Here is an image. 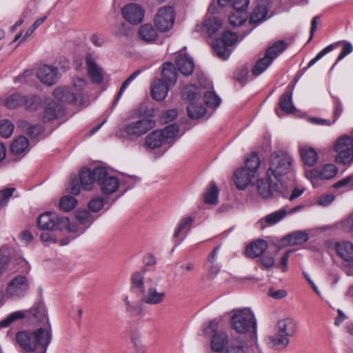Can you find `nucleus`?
I'll return each mask as SVG.
<instances>
[{
	"label": "nucleus",
	"instance_id": "f257e3e1",
	"mask_svg": "<svg viewBox=\"0 0 353 353\" xmlns=\"http://www.w3.org/2000/svg\"><path fill=\"white\" fill-rule=\"evenodd\" d=\"M292 163V159L288 153L284 151L275 152L270 157L266 172L272 187L283 197H287L289 193L283 177L291 172Z\"/></svg>",
	"mask_w": 353,
	"mask_h": 353
},
{
	"label": "nucleus",
	"instance_id": "f03ea898",
	"mask_svg": "<svg viewBox=\"0 0 353 353\" xmlns=\"http://www.w3.org/2000/svg\"><path fill=\"white\" fill-rule=\"evenodd\" d=\"M52 339L50 325L34 331H21L16 334V340L24 353H46Z\"/></svg>",
	"mask_w": 353,
	"mask_h": 353
},
{
	"label": "nucleus",
	"instance_id": "7ed1b4c3",
	"mask_svg": "<svg viewBox=\"0 0 353 353\" xmlns=\"http://www.w3.org/2000/svg\"><path fill=\"white\" fill-rule=\"evenodd\" d=\"M296 332V322L290 317L280 319L276 326L275 335L267 337L269 346L275 350L285 348L289 343V338L294 336Z\"/></svg>",
	"mask_w": 353,
	"mask_h": 353
},
{
	"label": "nucleus",
	"instance_id": "20e7f679",
	"mask_svg": "<svg viewBox=\"0 0 353 353\" xmlns=\"http://www.w3.org/2000/svg\"><path fill=\"white\" fill-rule=\"evenodd\" d=\"M231 325L232 329L239 334H255L256 332V320L250 308L233 310Z\"/></svg>",
	"mask_w": 353,
	"mask_h": 353
},
{
	"label": "nucleus",
	"instance_id": "39448f33",
	"mask_svg": "<svg viewBox=\"0 0 353 353\" xmlns=\"http://www.w3.org/2000/svg\"><path fill=\"white\" fill-rule=\"evenodd\" d=\"M179 128L174 123L162 130H154L145 137V145L150 149L161 147L165 143L172 142L179 136Z\"/></svg>",
	"mask_w": 353,
	"mask_h": 353
},
{
	"label": "nucleus",
	"instance_id": "423d86ee",
	"mask_svg": "<svg viewBox=\"0 0 353 353\" xmlns=\"http://www.w3.org/2000/svg\"><path fill=\"white\" fill-rule=\"evenodd\" d=\"M37 225L41 230H62L72 231L70 228V220L65 216H59L55 212H46L37 218Z\"/></svg>",
	"mask_w": 353,
	"mask_h": 353
},
{
	"label": "nucleus",
	"instance_id": "0eeeda50",
	"mask_svg": "<svg viewBox=\"0 0 353 353\" xmlns=\"http://www.w3.org/2000/svg\"><path fill=\"white\" fill-rule=\"evenodd\" d=\"M30 289V279L26 275L19 274L8 282L6 295L8 299H20L26 296Z\"/></svg>",
	"mask_w": 353,
	"mask_h": 353
},
{
	"label": "nucleus",
	"instance_id": "6e6552de",
	"mask_svg": "<svg viewBox=\"0 0 353 353\" xmlns=\"http://www.w3.org/2000/svg\"><path fill=\"white\" fill-rule=\"evenodd\" d=\"M334 150L337 152L335 161L342 164L353 162V137L343 135L336 139Z\"/></svg>",
	"mask_w": 353,
	"mask_h": 353
},
{
	"label": "nucleus",
	"instance_id": "1a4fd4ad",
	"mask_svg": "<svg viewBox=\"0 0 353 353\" xmlns=\"http://www.w3.org/2000/svg\"><path fill=\"white\" fill-rule=\"evenodd\" d=\"M237 41L238 37L235 33L226 31L221 39H217L213 42L212 48L217 57L226 60L231 53L229 47L235 44Z\"/></svg>",
	"mask_w": 353,
	"mask_h": 353
},
{
	"label": "nucleus",
	"instance_id": "9d476101",
	"mask_svg": "<svg viewBox=\"0 0 353 353\" xmlns=\"http://www.w3.org/2000/svg\"><path fill=\"white\" fill-rule=\"evenodd\" d=\"M337 172V167L332 163H329L321 168L305 170V175L311 181L314 187H317L319 185L321 180L330 179L335 176Z\"/></svg>",
	"mask_w": 353,
	"mask_h": 353
},
{
	"label": "nucleus",
	"instance_id": "9b49d317",
	"mask_svg": "<svg viewBox=\"0 0 353 353\" xmlns=\"http://www.w3.org/2000/svg\"><path fill=\"white\" fill-rule=\"evenodd\" d=\"M334 249L343 259V268L348 275H353V243L346 241L336 242Z\"/></svg>",
	"mask_w": 353,
	"mask_h": 353
},
{
	"label": "nucleus",
	"instance_id": "f8f14e48",
	"mask_svg": "<svg viewBox=\"0 0 353 353\" xmlns=\"http://www.w3.org/2000/svg\"><path fill=\"white\" fill-rule=\"evenodd\" d=\"M97 183L99 185L101 192L105 194L115 192L119 187V182L117 177L110 175L106 169L102 167L95 168Z\"/></svg>",
	"mask_w": 353,
	"mask_h": 353
},
{
	"label": "nucleus",
	"instance_id": "ddd939ff",
	"mask_svg": "<svg viewBox=\"0 0 353 353\" xmlns=\"http://www.w3.org/2000/svg\"><path fill=\"white\" fill-rule=\"evenodd\" d=\"M155 121L148 118H141L130 121L123 128V132L130 137H139L154 128Z\"/></svg>",
	"mask_w": 353,
	"mask_h": 353
},
{
	"label": "nucleus",
	"instance_id": "4468645a",
	"mask_svg": "<svg viewBox=\"0 0 353 353\" xmlns=\"http://www.w3.org/2000/svg\"><path fill=\"white\" fill-rule=\"evenodd\" d=\"M175 19L174 9L171 6H163L159 9L155 15L154 23L161 32H167L171 29Z\"/></svg>",
	"mask_w": 353,
	"mask_h": 353
},
{
	"label": "nucleus",
	"instance_id": "2eb2a0df",
	"mask_svg": "<svg viewBox=\"0 0 353 353\" xmlns=\"http://www.w3.org/2000/svg\"><path fill=\"white\" fill-rule=\"evenodd\" d=\"M121 14L128 23L137 25L143 21L145 11L139 4L132 3L122 8Z\"/></svg>",
	"mask_w": 353,
	"mask_h": 353
},
{
	"label": "nucleus",
	"instance_id": "dca6fc26",
	"mask_svg": "<svg viewBox=\"0 0 353 353\" xmlns=\"http://www.w3.org/2000/svg\"><path fill=\"white\" fill-rule=\"evenodd\" d=\"M259 4L250 14L249 22L250 24L258 26L269 19L272 14H268L271 0H258Z\"/></svg>",
	"mask_w": 353,
	"mask_h": 353
},
{
	"label": "nucleus",
	"instance_id": "f3484780",
	"mask_svg": "<svg viewBox=\"0 0 353 353\" xmlns=\"http://www.w3.org/2000/svg\"><path fill=\"white\" fill-rule=\"evenodd\" d=\"M37 77L42 83L48 86L53 85L59 79L58 68L50 65H43L39 68Z\"/></svg>",
	"mask_w": 353,
	"mask_h": 353
},
{
	"label": "nucleus",
	"instance_id": "a211bd4d",
	"mask_svg": "<svg viewBox=\"0 0 353 353\" xmlns=\"http://www.w3.org/2000/svg\"><path fill=\"white\" fill-rule=\"evenodd\" d=\"M141 298V301L148 305H159L163 302L165 298L164 291L158 292L155 287H150L145 292Z\"/></svg>",
	"mask_w": 353,
	"mask_h": 353
},
{
	"label": "nucleus",
	"instance_id": "6ab92c4d",
	"mask_svg": "<svg viewBox=\"0 0 353 353\" xmlns=\"http://www.w3.org/2000/svg\"><path fill=\"white\" fill-rule=\"evenodd\" d=\"M146 270L142 268L134 272L130 276V289L136 292L143 294L145 292L144 283Z\"/></svg>",
	"mask_w": 353,
	"mask_h": 353
},
{
	"label": "nucleus",
	"instance_id": "aec40b11",
	"mask_svg": "<svg viewBox=\"0 0 353 353\" xmlns=\"http://www.w3.org/2000/svg\"><path fill=\"white\" fill-rule=\"evenodd\" d=\"M86 65L88 75L91 81L97 83H101L103 79L102 69L97 65L94 58L90 54L86 56Z\"/></svg>",
	"mask_w": 353,
	"mask_h": 353
},
{
	"label": "nucleus",
	"instance_id": "412c9836",
	"mask_svg": "<svg viewBox=\"0 0 353 353\" xmlns=\"http://www.w3.org/2000/svg\"><path fill=\"white\" fill-rule=\"evenodd\" d=\"M299 153L305 165L313 166L316 163L319 156L315 148L307 145H302L299 146Z\"/></svg>",
	"mask_w": 353,
	"mask_h": 353
},
{
	"label": "nucleus",
	"instance_id": "4be33fe9",
	"mask_svg": "<svg viewBox=\"0 0 353 353\" xmlns=\"http://www.w3.org/2000/svg\"><path fill=\"white\" fill-rule=\"evenodd\" d=\"M80 183L82 188L85 190H91L94 183H97L95 168L91 170L88 168H83L79 174Z\"/></svg>",
	"mask_w": 353,
	"mask_h": 353
},
{
	"label": "nucleus",
	"instance_id": "5701e85b",
	"mask_svg": "<svg viewBox=\"0 0 353 353\" xmlns=\"http://www.w3.org/2000/svg\"><path fill=\"white\" fill-rule=\"evenodd\" d=\"M287 211L282 208L274 212H272L264 218L260 219L258 222L260 228L264 229L266 226H270L276 224L281 221L286 215Z\"/></svg>",
	"mask_w": 353,
	"mask_h": 353
},
{
	"label": "nucleus",
	"instance_id": "b1692460",
	"mask_svg": "<svg viewBox=\"0 0 353 353\" xmlns=\"http://www.w3.org/2000/svg\"><path fill=\"white\" fill-rule=\"evenodd\" d=\"M63 113L64 110L63 105L54 102H51L46 107L42 119L44 122L52 121L63 115Z\"/></svg>",
	"mask_w": 353,
	"mask_h": 353
},
{
	"label": "nucleus",
	"instance_id": "393cba45",
	"mask_svg": "<svg viewBox=\"0 0 353 353\" xmlns=\"http://www.w3.org/2000/svg\"><path fill=\"white\" fill-rule=\"evenodd\" d=\"M234 176L236 185L241 190H244L252 180L256 177L254 174L243 168L238 169L235 172Z\"/></svg>",
	"mask_w": 353,
	"mask_h": 353
},
{
	"label": "nucleus",
	"instance_id": "a878e982",
	"mask_svg": "<svg viewBox=\"0 0 353 353\" xmlns=\"http://www.w3.org/2000/svg\"><path fill=\"white\" fill-rule=\"evenodd\" d=\"M176 65L179 72L184 76L190 75L194 70V62L191 57L179 54L176 58Z\"/></svg>",
	"mask_w": 353,
	"mask_h": 353
},
{
	"label": "nucleus",
	"instance_id": "bb28decb",
	"mask_svg": "<svg viewBox=\"0 0 353 353\" xmlns=\"http://www.w3.org/2000/svg\"><path fill=\"white\" fill-rule=\"evenodd\" d=\"M66 86H59L54 89L53 95L56 99L63 103H77L75 95Z\"/></svg>",
	"mask_w": 353,
	"mask_h": 353
},
{
	"label": "nucleus",
	"instance_id": "cd10ccee",
	"mask_svg": "<svg viewBox=\"0 0 353 353\" xmlns=\"http://www.w3.org/2000/svg\"><path fill=\"white\" fill-rule=\"evenodd\" d=\"M162 77L161 80L165 83L170 86L175 84L177 79V72L172 63L167 62L163 65Z\"/></svg>",
	"mask_w": 353,
	"mask_h": 353
},
{
	"label": "nucleus",
	"instance_id": "c85d7f7f",
	"mask_svg": "<svg viewBox=\"0 0 353 353\" xmlns=\"http://www.w3.org/2000/svg\"><path fill=\"white\" fill-rule=\"evenodd\" d=\"M268 243L264 240H257L247 246L245 254L250 258H256L262 254L267 249Z\"/></svg>",
	"mask_w": 353,
	"mask_h": 353
},
{
	"label": "nucleus",
	"instance_id": "c756f323",
	"mask_svg": "<svg viewBox=\"0 0 353 353\" xmlns=\"http://www.w3.org/2000/svg\"><path fill=\"white\" fill-rule=\"evenodd\" d=\"M87 87V81L83 77H76L72 81V92L75 95L77 103L83 100L84 90Z\"/></svg>",
	"mask_w": 353,
	"mask_h": 353
},
{
	"label": "nucleus",
	"instance_id": "7c9ffc66",
	"mask_svg": "<svg viewBox=\"0 0 353 353\" xmlns=\"http://www.w3.org/2000/svg\"><path fill=\"white\" fill-rule=\"evenodd\" d=\"M170 86L161 79L155 80L152 88V97L158 101L164 99L168 94Z\"/></svg>",
	"mask_w": 353,
	"mask_h": 353
},
{
	"label": "nucleus",
	"instance_id": "2f4dec72",
	"mask_svg": "<svg viewBox=\"0 0 353 353\" xmlns=\"http://www.w3.org/2000/svg\"><path fill=\"white\" fill-rule=\"evenodd\" d=\"M139 36V38L144 41L152 42L157 39L158 33L152 25L146 23L140 27Z\"/></svg>",
	"mask_w": 353,
	"mask_h": 353
},
{
	"label": "nucleus",
	"instance_id": "473e14b6",
	"mask_svg": "<svg viewBox=\"0 0 353 353\" xmlns=\"http://www.w3.org/2000/svg\"><path fill=\"white\" fill-rule=\"evenodd\" d=\"M280 108L287 114L294 113L296 110L292 103V90H286L280 97Z\"/></svg>",
	"mask_w": 353,
	"mask_h": 353
},
{
	"label": "nucleus",
	"instance_id": "72a5a7b5",
	"mask_svg": "<svg viewBox=\"0 0 353 353\" xmlns=\"http://www.w3.org/2000/svg\"><path fill=\"white\" fill-rule=\"evenodd\" d=\"M291 245H301L309 239V234L304 231H295L284 238Z\"/></svg>",
	"mask_w": 353,
	"mask_h": 353
},
{
	"label": "nucleus",
	"instance_id": "f704fd0d",
	"mask_svg": "<svg viewBox=\"0 0 353 353\" xmlns=\"http://www.w3.org/2000/svg\"><path fill=\"white\" fill-rule=\"evenodd\" d=\"M222 21L220 19L212 17L204 21L202 28L209 36H212L220 29Z\"/></svg>",
	"mask_w": 353,
	"mask_h": 353
},
{
	"label": "nucleus",
	"instance_id": "c9c22d12",
	"mask_svg": "<svg viewBox=\"0 0 353 353\" xmlns=\"http://www.w3.org/2000/svg\"><path fill=\"white\" fill-rule=\"evenodd\" d=\"M228 337L225 332H217L212 335L211 348L215 352L223 350L224 345L228 343Z\"/></svg>",
	"mask_w": 353,
	"mask_h": 353
},
{
	"label": "nucleus",
	"instance_id": "e433bc0d",
	"mask_svg": "<svg viewBox=\"0 0 353 353\" xmlns=\"http://www.w3.org/2000/svg\"><path fill=\"white\" fill-rule=\"evenodd\" d=\"M257 189L260 195L264 199H269L273 196L274 192L281 194L280 192L272 187L269 180L268 182L263 179L259 180L257 182Z\"/></svg>",
	"mask_w": 353,
	"mask_h": 353
},
{
	"label": "nucleus",
	"instance_id": "4c0bfd02",
	"mask_svg": "<svg viewBox=\"0 0 353 353\" xmlns=\"http://www.w3.org/2000/svg\"><path fill=\"white\" fill-rule=\"evenodd\" d=\"M194 222V218L191 216H185L182 218L178 225L176 226L173 238L176 239L179 238L180 234L181 232H185V236L187 235V233L191 230L192 225Z\"/></svg>",
	"mask_w": 353,
	"mask_h": 353
},
{
	"label": "nucleus",
	"instance_id": "58836bf2",
	"mask_svg": "<svg viewBox=\"0 0 353 353\" xmlns=\"http://www.w3.org/2000/svg\"><path fill=\"white\" fill-rule=\"evenodd\" d=\"M287 47L288 44L284 40L277 41L267 49L265 55L274 61Z\"/></svg>",
	"mask_w": 353,
	"mask_h": 353
},
{
	"label": "nucleus",
	"instance_id": "ea45409f",
	"mask_svg": "<svg viewBox=\"0 0 353 353\" xmlns=\"http://www.w3.org/2000/svg\"><path fill=\"white\" fill-rule=\"evenodd\" d=\"M19 127L33 138L38 137L43 132V128L41 125H30L26 121H20Z\"/></svg>",
	"mask_w": 353,
	"mask_h": 353
},
{
	"label": "nucleus",
	"instance_id": "a19ab883",
	"mask_svg": "<svg viewBox=\"0 0 353 353\" xmlns=\"http://www.w3.org/2000/svg\"><path fill=\"white\" fill-rule=\"evenodd\" d=\"M28 313L39 321L48 323L47 310L43 305L40 304L32 307L28 310Z\"/></svg>",
	"mask_w": 353,
	"mask_h": 353
},
{
	"label": "nucleus",
	"instance_id": "79ce46f5",
	"mask_svg": "<svg viewBox=\"0 0 353 353\" xmlns=\"http://www.w3.org/2000/svg\"><path fill=\"white\" fill-rule=\"evenodd\" d=\"M28 140L26 137L19 136L12 143L10 150L14 154H20L28 148Z\"/></svg>",
	"mask_w": 353,
	"mask_h": 353
},
{
	"label": "nucleus",
	"instance_id": "37998d69",
	"mask_svg": "<svg viewBox=\"0 0 353 353\" xmlns=\"http://www.w3.org/2000/svg\"><path fill=\"white\" fill-rule=\"evenodd\" d=\"M272 60L265 54L264 57L259 59L252 69V73L256 77L263 73L272 63Z\"/></svg>",
	"mask_w": 353,
	"mask_h": 353
},
{
	"label": "nucleus",
	"instance_id": "c03bdc74",
	"mask_svg": "<svg viewBox=\"0 0 353 353\" xmlns=\"http://www.w3.org/2000/svg\"><path fill=\"white\" fill-rule=\"evenodd\" d=\"M26 101V97L19 94L15 93L8 97L6 101L5 105L10 109H14L19 106L23 105Z\"/></svg>",
	"mask_w": 353,
	"mask_h": 353
},
{
	"label": "nucleus",
	"instance_id": "a18cd8bd",
	"mask_svg": "<svg viewBox=\"0 0 353 353\" xmlns=\"http://www.w3.org/2000/svg\"><path fill=\"white\" fill-rule=\"evenodd\" d=\"M219 189L216 185L212 182L204 194V201L206 203L215 205L218 202Z\"/></svg>",
	"mask_w": 353,
	"mask_h": 353
},
{
	"label": "nucleus",
	"instance_id": "49530a36",
	"mask_svg": "<svg viewBox=\"0 0 353 353\" xmlns=\"http://www.w3.org/2000/svg\"><path fill=\"white\" fill-rule=\"evenodd\" d=\"M220 250V245H217L210 254L208 259V263L205 264L206 269L212 274H216L219 270L217 266L214 265L216 261L217 254Z\"/></svg>",
	"mask_w": 353,
	"mask_h": 353
},
{
	"label": "nucleus",
	"instance_id": "de8ad7c7",
	"mask_svg": "<svg viewBox=\"0 0 353 353\" xmlns=\"http://www.w3.org/2000/svg\"><path fill=\"white\" fill-rule=\"evenodd\" d=\"M260 166V159L256 154L253 153L245 160V169L254 174L256 176Z\"/></svg>",
	"mask_w": 353,
	"mask_h": 353
},
{
	"label": "nucleus",
	"instance_id": "09e8293b",
	"mask_svg": "<svg viewBox=\"0 0 353 353\" xmlns=\"http://www.w3.org/2000/svg\"><path fill=\"white\" fill-rule=\"evenodd\" d=\"M188 114L192 119H199L203 117L205 112V108L201 105L191 102L187 108Z\"/></svg>",
	"mask_w": 353,
	"mask_h": 353
},
{
	"label": "nucleus",
	"instance_id": "8fccbe9b",
	"mask_svg": "<svg viewBox=\"0 0 353 353\" xmlns=\"http://www.w3.org/2000/svg\"><path fill=\"white\" fill-rule=\"evenodd\" d=\"M77 204V200L72 196H63L59 202L60 208L65 212H68L74 209Z\"/></svg>",
	"mask_w": 353,
	"mask_h": 353
},
{
	"label": "nucleus",
	"instance_id": "3c124183",
	"mask_svg": "<svg viewBox=\"0 0 353 353\" xmlns=\"http://www.w3.org/2000/svg\"><path fill=\"white\" fill-rule=\"evenodd\" d=\"M247 19L245 12L235 11L229 17L230 23L234 26H239L242 25Z\"/></svg>",
	"mask_w": 353,
	"mask_h": 353
},
{
	"label": "nucleus",
	"instance_id": "603ef678",
	"mask_svg": "<svg viewBox=\"0 0 353 353\" xmlns=\"http://www.w3.org/2000/svg\"><path fill=\"white\" fill-rule=\"evenodd\" d=\"M10 263L8 251L6 248H0V277L7 270Z\"/></svg>",
	"mask_w": 353,
	"mask_h": 353
},
{
	"label": "nucleus",
	"instance_id": "864d4df0",
	"mask_svg": "<svg viewBox=\"0 0 353 353\" xmlns=\"http://www.w3.org/2000/svg\"><path fill=\"white\" fill-rule=\"evenodd\" d=\"M204 102L209 107L216 108L221 103V99L214 92H206L203 95Z\"/></svg>",
	"mask_w": 353,
	"mask_h": 353
},
{
	"label": "nucleus",
	"instance_id": "5fc2aeb1",
	"mask_svg": "<svg viewBox=\"0 0 353 353\" xmlns=\"http://www.w3.org/2000/svg\"><path fill=\"white\" fill-rule=\"evenodd\" d=\"M14 125L9 120L4 119L0 122V134L5 138L10 137L13 133Z\"/></svg>",
	"mask_w": 353,
	"mask_h": 353
},
{
	"label": "nucleus",
	"instance_id": "6e6d98bb",
	"mask_svg": "<svg viewBox=\"0 0 353 353\" xmlns=\"http://www.w3.org/2000/svg\"><path fill=\"white\" fill-rule=\"evenodd\" d=\"M141 73V71L139 70H136L134 72H133L121 85L120 90L117 95L116 99H114L112 106L116 105L117 102L119 101L120 97H121L123 92L124 90L127 88L130 83L133 81L135 78H137L139 74Z\"/></svg>",
	"mask_w": 353,
	"mask_h": 353
},
{
	"label": "nucleus",
	"instance_id": "4d7b16f0",
	"mask_svg": "<svg viewBox=\"0 0 353 353\" xmlns=\"http://www.w3.org/2000/svg\"><path fill=\"white\" fill-rule=\"evenodd\" d=\"M338 45H341L342 50H341V52H340V54H339V56H338V57L336 59V62L332 65V68H334V65L339 61L342 60L345 57H346L347 54L351 53L352 52V50H353V46H352V45L350 42H347V41H341V42H339V43H337L336 44V46H338Z\"/></svg>",
	"mask_w": 353,
	"mask_h": 353
},
{
	"label": "nucleus",
	"instance_id": "13d9d810",
	"mask_svg": "<svg viewBox=\"0 0 353 353\" xmlns=\"http://www.w3.org/2000/svg\"><path fill=\"white\" fill-rule=\"evenodd\" d=\"M199 94L198 88L192 85L185 86L182 91V97L190 101L196 99Z\"/></svg>",
	"mask_w": 353,
	"mask_h": 353
},
{
	"label": "nucleus",
	"instance_id": "bf43d9fd",
	"mask_svg": "<svg viewBox=\"0 0 353 353\" xmlns=\"http://www.w3.org/2000/svg\"><path fill=\"white\" fill-rule=\"evenodd\" d=\"M221 353H245L244 345L242 342H232Z\"/></svg>",
	"mask_w": 353,
	"mask_h": 353
},
{
	"label": "nucleus",
	"instance_id": "052dcab7",
	"mask_svg": "<svg viewBox=\"0 0 353 353\" xmlns=\"http://www.w3.org/2000/svg\"><path fill=\"white\" fill-rule=\"evenodd\" d=\"M131 341L135 349L136 353H146V349L143 344L141 336L137 332H134L131 336Z\"/></svg>",
	"mask_w": 353,
	"mask_h": 353
},
{
	"label": "nucleus",
	"instance_id": "680f3d73",
	"mask_svg": "<svg viewBox=\"0 0 353 353\" xmlns=\"http://www.w3.org/2000/svg\"><path fill=\"white\" fill-rule=\"evenodd\" d=\"M75 217L81 223L84 225H90L92 222L90 213L85 210L76 211Z\"/></svg>",
	"mask_w": 353,
	"mask_h": 353
},
{
	"label": "nucleus",
	"instance_id": "e2e57ef3",
	"mask_svg": "<svg viewBox=\"0 0 353 353\" xmlns=\"http://www.w3.org/2000/svg\"><path fill=\"white\" fill-rule=\"evenodd\" d=\"M123 302L125 305V311L130 316H135L139 312V307L138 304L130 301L128 296H125L123 299Z\"/></svg>",
	"mask_w": 353,
	"mask_h": 353
},
{
	"label": "nucleus",
	"instance_id": "0e129e2a",
	"mask_svg": "<svg viewBox=\"0 0 353 353\" xmlns=\"http://www.w3.org/2000/svg\"><path fill=\"white\" fill-rule=\"evenodd\" d=\"M41 103V99L39 97L32 95L29 98L26 97V101L23 103V105L26 106V108L29 110H34L37 108L39 105Z\"/></svg>",
	"mask_w": 353,
	"mask_h": 353
},
{
	"label": "nucleus",
	"instance_id": "69168bd1",
	"mask_svg": "<svg viewBox=\"0 0 353 353\" xmlns=\"http://www.w3.org/2000/svg\"><path fill=\"white\" fill-rule=\"evenodd\" d=\"M15 191L14 188H5L0 191V205L4 206Z\"/></svg>",
	"mask_w": 353,
	"mask_h": 353
},
{
	"label": "nucleus",
	"instance_id": "338daca9",
	"mask_svg": "<svg viewBox=\"0 0 353 353\" xmlns=\"http://www.w3.org/2000/svg\"><path fill=\"white\" fill-rule=\"evenodd\" d=\"M218 327V322L216 319L209 321L206 325L203 327V333L205 335L210 336L215 334Z\"/></svg>",
	"mask_w": 353,
	"mask_h": 353
},
{
	"label": "nucleus",
	"instance_id": "774afa93",
	"mask_svg": "<svg viewBox=\"0 0 353 353\" xmlns=\"http://www.w3.org/2000/svg\"><path fill=\"white\" fill-rule=\"evenodd\" d=\"M248 74V68L246 67H242L235 72L234 77L237 81L243 84L247 81Z\"/></svg>",
	"mask_w": 353,
	"mask_h": 353
}]
</instances>
